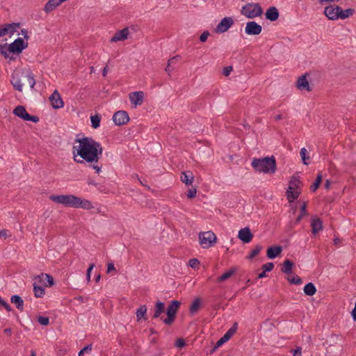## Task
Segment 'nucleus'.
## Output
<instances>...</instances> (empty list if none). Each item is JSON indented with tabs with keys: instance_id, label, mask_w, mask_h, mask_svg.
I'll use <instances>...</instances> for the list:
<instances>
[{
	"instance_id": "nucleus-60",
	"label": "nucleus",
	"mask_w": 356,
	"mask_h": 356,
	"mask_svg": "<svg viewBox=\"0 0 356 356\" xmlns=\"http://www.w3.org/2000/svg\"><path fill=\"white\" fill-rule=\"evenodd\" d=\"M265 277H266V271L264 270L262 273H261L258 275L257 279H261V278H263Z\"/></svg>"
},
{
	"instance_id": "nucleus-36",
	"label": "nucleus",
	"mask_w": 356,
	"mask_h": 356,
	"mask_svg": "<svg viewBox=\"0 0 356 356\" xmlns=\"http://www.w3.org/2000/svg\"><path fill=\"white\" fill-rule=\"evenodd\" d=\"M323 176L321 173H318L315 181L314 184L311 186L310 189L312 192H315L320 186V184L322 181Z\"/></svg>"
},
{
	"instance_id": "nucleus-50",
	"label": "nucleus",
	"mask_w": 356,
	"mask_h": 356,
	"mask_svg": "<svg viewBox=\"0 0 356 356\" xmlns=\"http://www.w3.org/2000/svg\"><path fill=\"white\" fill-rule=\"evenodd\" d=\"M300 213L305 216L308 215V213L307 211V204L306 202H303L300 207Z\"/></svg>"
},
{
	"instance_id": "nucleus-34",
	"label": "nucleus",
	"mask_w": 356,
	"mask_h": 356,
	"mask_svg": "<svg viewBox=\"0 0 356 356\" xmlns=\"http://www.w3.org/2000/svg\"><path fill=\"white\" fill-rule=\"evenodd\" d=\"M146 313H147L146 306L145 305H141L136 311L137 321H140L142 318L144 320H147Z\"/></svg>"
},
{
	"instance_id": "nucleus-2",
	"label": "nucleus",
	"mask_w": 356,
	"mask_h": 356,
	"mask_svg": "<svg viewBox=\"0 0 356 356\" xmlns=\"http://www.w3.org/2000/svg\"><path fill=\"white\" fill-rule=\"evenodd\" d=\"M49 199L57 204H63L67 207L84 209H91L93 208L90 201L81 199L74 195H52Z\"/></svg>"
},
{
	"instance_id": "nucleus-42",
	"label": "nucleus",
	"mask_w": 356,
	"mask_h": 356,
	"mask_svg": "<svg viewBox=\"0 0 356 356\" xmlns=\"http://www.w3.org/2000/svg\"><path fill=\"white\" fill-rule=\"evenodd\" d=\"M8 46L7 44H0V53L4 56L5 58H8Z\"/></svg>"
},
{
	"instance_id": "nucleus-38",
	"label": "nucleus",
	"mask_w": 356,
	"mask_h": 356,
	"mask_svg": "<svg viewBox=\"0 0 356 356\" xmlns=\"http://www.w3.org/2000/svg\"><path fill=\"white\" fill-rule=\"evenodd\" d=\"M34 295L36 298H41L44 294V289L40 286H38L35 283L33 284Z\"/></svg>"
},
{
	"instance_id": "nucleus-58",
	"label": "nucleus",
	"mask_w": 356,
	"mask_h": 356,
	"mask_svg": "<svg viewBox=\"0 0 356 356\" xmlns=\"http://www.w3.org/2000/svg\"><path fill=\"white\" fill-rule=\"evenodd\" d=\"M94 267H95V264H90L89 265V267H88V270H87V273L86 274H90V275L91 274V271L92 270Z\"/></svg>"
},
{
	"instance_id": "nucleus-63",
	"label": "nucleus",
	"mask_w": 356,
	"mask_h": 356,
	"mask_svg": "<svg viewBox=\"0 0 356 356\" xmlns=\"http://www.w3.org/2000/svg\"><path fill=\"white\" fill-rule=\"evenodd\" d=\"M340 241H341L340 239L339 238H337V237H335L334 238V244L335 245H338L340 243Z\"/></svg>"
},
{
	"instance_id": "nucleus-26",
	"label": "nucleus",
	"mask_w": 356,
	"mask_h": 356,
	"mask_svg": "<svg viewBox=\"0 0 356 356\" xmlns=\"http://www.w3.org/2000/svg\"><path fill=\"white\" fill-rule=\"evenodd\" d=\"M311 226L312 234H316L323 229V222L319 218H313Z\"/></svg>"
},
{
	"instance_id": "nucleus-23",
	"label": "nucleus",
	"mask_w": 356,
	"mask_h": 356,
	"mask_svg": "<svg viewBox=\"0 0 356 356\" xmlns=\"http://www.w3.org/2000/svg\"><path fill=\"white\" fill-rule=\"evenodd\" d=\"M37 279L40 282H42L45 286H51L54 284V278L49 274H41L38 275Z\"/></svg>"
},
{
	"instance_id": "nucleus-47",
	"label": "nucleus",
	"mask_w": 356,
	"mask_h": 356,
	"mask_svg": "<svg viewBox=\"0 0 356 356\" xmlns=\"http://www.w3.org/2000/svg\"><path fill=\"white\" fill-rule=\"evenodd\" d=\"M209 35V32L208 31H204L200 36V40L202 42H204L207 41L208 36Z\"/></svg>"
},
{
	"instance_id": "nucleus-6",
	"label": "nucleus",
	"mask_w": 356,
	"mask_h": 356,
	"mask_svg": "<svg viewBox=\"0 0 356 356\" xmlns=\"http://www.w3.org/2000/svg\"><path fill=\"white\" fill-rule=\"evenodd\" d=\"M242 15L249 19H253L262 15L263 10L259 3H248L242 7Z\"/></svg>"
},
{
	"instance_id": "nucleus-14",
	"label": "nucleus",
	"mask_w": 356,
	"mask_h": 356,
	"mask_svg": "<svg viewBox=\"0 0 356 356\" xmlns=\"http://www.w3.org/2000/svg\"><path fill=\"white\" fill-rule=\"evenodd\" d=\"M339 10L340 6L332 5L325 8L324 13L330 19L335 20L339 19Z\"/></svg>"
},
{
	"instance_id": "nucleus-8",
	"label": "nucleus",
	"mask_w": 356,
	"mask_h": 356,
	"mask_svg": "<svg viewBox=\"0 0 356 356\" xmlns=\"http://www.w3.org/2000/svg\"><path fill=\"white\" fill-rule=\"evenodd\" d=\"M199 240L203 248H208L216 243V236L211 231L201 232L199 234Z\"/></svg>"
},
{
	"instance_id": "nucleus-24",
	"label": "nucleus",
	"mask_w": 356,
	"mask_h": 356,
	"mask_svg": "<svg viewBox=\"0 0 356 356\" xmlns=\"http://www.w3.org/2000/svg\"><path fill=\"white\" fill-rule=\"evenodd\" d=\"M181 181L187 186L192 185L194 181V176L191 171H185L181 172L180 177Z\"/></svg>"
},
{
	"instance_id": "nucleus-25",
	"label": "nucleus",
	"mask_w": 356,
	"mask_h": 356,
	"mask_svg": "<svg viewBox=\"0 0 356 356\" xmlns=\"http://www.w3.org/2000/svg\"><path fill=\"white\" fill-rule=\"evenodd\" d=\"M63 2L60 0H49L44 6V10L46 13H50L55 10Z\"/></svg>"
},
{
	"instance_id": "nucleus-29",
	"label": "nucleus",
	"mask_w": 356,
	"mask_h": 356,
	"mask_svg": "<svg viewBox=\"0 0 356 356\" xmlns=\"http://www.w3.org/2000/svg\"><path fill=\"white\" fill-rule=\"evenodd\" d=\"M19 26V23L5 24L1 26V29H6L7 30L6 35H13L16 31V29Z\"/></svg>"
},
{
	"instance_id": "nucleus-28",
	"label": "nucleus",
	"mask_w": 356,
	"mask_h": 356,
	"mask_svg": "<svg viewBox=\"0 0 356 356\" xmlns=\"http://www.w3.org/2000/svg\"><path fill=\"white\" fill-rule=\"evenodd\" d=\"M165 312V305L161 301H157L155 305L154 314L152 318L160 317L161 314Z\"/></svg>"
},
{
	"instance_id": "nucleus-9",
	"label": "nucleus",
	"mask_w": 356,
	"mask_h": 356,
	"mask_svg": "<svg viewBox=\"0 0 356 356\" xmlns=\"http://www.w3.org/2000/svg\"><path fill=\"white\" fill-rule=\"evenodd\" d=\"M13 114L25 121H31L37 123L40 120L38 116L29 115L23 106H16L13 111Z\"/></svg>"
},
{
	"instance_id": "nucleus-31",
	"label": "nucleus",
	"mask_w": 356,
	"mask_h": 356,
	"mask_svg": "<svg viewBox=\"0 0 356 356\" xmlns=\"http://www.w3.org/2000/svg\"><path fill=\"white\" fill-rule=\"evenodd\" d=\"M236 271V269L235 268H232L225 273H223L222 275L219 276L217 278L218 282H222L229 278H230Z\"/></svg>"
},
{
	"instance_id": "nucleus-22",
	"label": "nucleus",
	"mask_w": 356,
	"mask_h": 356,
	"mask_svg": "<svg viewBox=\"0 0 356 356\" xmlns=\"http://www.w3.org/2000/svg\"><path fill=\"white\" fill-rule=\"evenodd\" d=\"M282 251V248L280 245L270 246L267 249V257L268 259H273L277 257Z\"/></svg>"
},
{
	"instance_id": "nucleus-16",
	"label": "nucleus",
	"mask_w": 356,
	"mask_h": 356,
	"mask_svg": "<svg viewBox=\"0 0 356 356\" xmlns=\"http://www.w3.org/2000/svg\"><path fill=\"white\" fill-rule=\"evenodd\" d=\"M129 97L131 104H134V107L141 105L144 100V92L143 91H137L129 93Z\"/></svg>"
},
{
	"instance_id": "nucleus-11",
	"label": "nucleus",
	"mask_w": 356,
	"mask_h": 356,
	"mask_svg": "<svg viewBox=\"0 0 356 356\" xmlns=\"http://www.w3.org/2000/svg\"><path fill=\"white\" fill-rule=\"evenodd\" d=\"M113 120L116 125L120 126L127 124L129 121V117L126 111H118L114 113Z\"/></svg>"
},
{
	"instance_id": "nucleus-13",
	"label": "nucleus",
	"mask_w": 356,
	"mask_h": 356,
	"mask_svg": "<svg viewBox=\"0 0 356 356\" xmlns=\"http://www.w3.org/2000/svg\"><path fill=\"white\" fill-rule=\"evenodd\" d=\"M234 24V20L232 17H224L216 28V33L226 32Z\"/></svg>"
},
{
	"instance_id": "nucleus-57",
	"label": "nucleus",
	"mask_w": 356,
	"mask_h": 356,
	"mask_svg": "<svg viewBox=\"0 0 356 356\" xmlns=\"http://www.w3.org/2000/svg\"><path fill=\"white\" fill-rule=\"evenodd\" d=\"M304 216H305L304 215H302V214L300 213V214L298 215V216L296 218V221H295V223H296V224L299 223V222L302 220V218H303Z\"/></svg>"
},
{
	"instance_id": "nucleus-59",
	"label": "nucleus",
	"mask_w": 356,
	"mask_h": 356,
	"mask_svg": "<svg viewBox=\"0 0 356 356\" xmlns=\"http://www.w3.org/2000/svg\"><path fill=\"white\" fill-rule=\"evenodd\" d=\"M331 181L329 179H327L324 184V186L327 190H329L330 188Z\"/></svg>"
},
{
	"instance_id": "nucleus-32",
	"label": "nucleus",
	"mask_w": 356,
	"mask_h": 356,
	"mask_svg": "<svg viewBox=\"0 0 356 356\" xmlns=\"http://www.w3.org/2000/svg\"><path fill=\"white\" fill-rule=\"evenodd\" d=\"M303 291L305 295L312 296L316 293V288L313 283L309 282L304 286Z\"/></svg>"
},
{
	"instance_id": "nucleus-7",
	"label": "nucleus",
	"mask_w": 356,
	"mask_h": 356,
	"mask_svg": "<svg viewBox=\"0 0 356 356\" xmlns=\"http://www.w3.org/2000/svg\"><path fill=\"white\" fill-rule=\"evenodd\" d=\"M180 302L178 300H172L168 306L166 314L167 318L161 319L168 325H170L175 320L177 313L179 309Z\"/></svg>"
},
{
	"instance_id": "nucleus-48",
	"label": "nucleus",
	"mask_w": 356,
	"mask_h": 356,
	"mask_svg": "<svg viewBox=\"0 0 356 356\" xmlns=\"http://www.w3.org/2000/svg\"><path fill=\"white\" fill-rule=\"evenodd\" d=\"M233 70V67L232 66H227V67H225L223 68V74L225 76H228L231 72Z\"/></svg>"
},
{
	"instance_id": "nucleus-39",
	"label": "nucleus",
	"mask_w": 356,
	"mask_h": 356,
	"mask_svg": "<svg viewBox=\"0 0 356 356\" xmlns=\"http://www.w3.org/2000/svg\"><path fill=\"white\" fill-rule=\"evenodd\" d=\"M262 250V246L260 245H256L255 248L253 249L250 254L247 257V258L250 260H252L254 257H256L260 251Z\"/></svg>"
},
{
	"instance_id": "nucleus-54",
	"label": "nucleus",
	"mask_w": 356,
	"mask_h": 356,
	"mask_svg": "<svg viewBox=\"0 0 356 356\" xmlns=\"http://www.w3.org/2000/svg\"><path fill=\"white\" fill-rule=\"evenodd\" d=\"M111 271H115V268L113 263H108L107 264V273H109Z\"/></svg>"
},
{
	"instance_id": "nucleus-4",
	"label": "nucleus",
	"mask_w": 356,
	"mask_h": 356,
	"mask_svg": "<svg viewBox=\"0 0 356 356\" xmlns=\"http://www.w3.org/2000/svg\"><path fill=\"white\" fill-rule=\"evenodd\" d=\"M252 168L258 172L275 174L277 170L276 159L274 156L264 158H254L252 160Z\"/></svg>"
},
{
	"instance_id": "nucleus-43",
	"label": "nucleus",
	"mask_w": 356,
	"mask_h": 356,
	"mask_svg": "<svg viewBox=\"0 0 356 356\" xmlns=\"http://www.w3.org/2000/svg\"><path fill=\"white\" fill-rule=\"evenodd\" d=\"M196 193H197V189L195 187L193 186L191 188L188 190L186 195H187L188 198L192 199L196 196Z\"/></svg>"
},
{
	"instance_id": "nucleus-44",
	"label": "nucleus",
	"mask_w": 356,
	"mask_h": 356,
	"mask_svg": "<svg viewBox=\"0 0 356 356\" xmlns=\"http://www.w3.org/2000/svg\"><path fill=\"white\" fill-rule=\"evenodd\" d=\"M38 321L42 325H47L49 323V318L44 316H38Z\"/></svg>"
},
{
	"instance_id": "nucleus-56",
	"label": "nucleus",
	"mask_w": 356,
	"mask_h": 356,
	"mask_svg": "<svg viewBox=\"0 0 356 356\" xmlns=\"http://www.w3.org/2000/svg\"><path fill=\"white\" fill-rule=\"evenodd\" d=\"M21 32H22V35L24 36V38L27 40L29 38L27 31L26 29H23L21 30Z\"/></svg>"
},
{
	"instance_id": "nucleus-53",
	"label": "nucleus",
	"mask_w": 356,
	"mask_h": 356,
	"mask_svg": "<svg viewBox=\"0 0 356 356\" xmlns=\"http://www.w3.org/2000/svg\"><path fill=\"white\" fill-rule=\"evenodd\" d=\"M8 231L7 229L0 230V238H6L8 236H10V235L8 234Z\"/></svg>"
},
{
	"instance_id": "nucleus-52",
	"label": "nucleus",
	"mask_w": 356,
	"mask_h": 356,
	"mask_svg": "<svg viewBox=\"0 0 356 356\" xmlns=\"http://www.w3.org/2000/svg\"><path fill=\"white\" fill-rule=\"evenodd\" d=\"M92 350V345L90 344V345H88L86 346V347H84L82 350H80L79 353V356H81L82 354H83L85 352H89V351H91Z\"/></svg>"
},
{
	"instance_id": "nucleus-62",
	"label": "nucleus",
	"mask_w": 356,
	"mask_h": 356,
	"mask_svg": "<svg viewBox=\"0 0 356 356\" xmlns=\"http://www.w3.org/2000/svg\"><path fill=\"white\" fill-rule=\"evenodd\" d=\"M4 332H5V334H6L7 335L10 336V335H11V334H12V330H11L10 328H6V329L4 330Z\"/></svg>"
},
{
	"instance_id": "nucleus-3",
	"label": "nucleus",
	"mask_w": 356,
	"mask_h": 356,
	"mask_svg": "<svg viewBox=\"0 0 356 356\" xmlns=\"http://www.w3.org/2000/svg\"><path fill=\"white\" fill-rule=\"evenodd\" d=\"M10 82L13 88L20 92L22 91L23 84L31 88H33L35 84L33 74L30 70L15 71L11 75Z\"/></svg>"
},
{
	"instance_id": "nucleus-15",
	"label": "nucleus",
	"mask_w": 356,
	"mask_h": 356,
	"mask_svg": "<svg viewBox=\"0 0 356 356\" xmlns=\"http://www.w3.org/2000/svg\"><path fill=\"white\" fill-rule=\"evenodd\" d=\"M49 99L54 108L58 109L63 107V101L57 90H54Z\"/></svg>"
},
{
	"instance_id": "nucleus-61",
	"label": "nucleus",
	"mask_w": 356,
	"mask_h": 356,
	"mask_svg": "<svg viewBox=\"0 0 356 356\" xmlns=\"http://www.w3.org/2000/svg\"><path fill=\"white\" fill-rule=\"evenodd\" d=\"M107 72H108V65H106L104 69H103V72H102V75L103 76H106V74H107Z\"/></svg>"
},
{
	"instance_id": "nucleus-46",
	"label": "nucleus",
	"mask_w": 356,
	"mask_h": 356,
	"mask_svg": "<svg viewBox=\"0 0 356 356\" xmlns=\"http://www.w3.org/2000/svg\"><path fill=\"white\" fill-rule=\"evenodd\" d=\"M188 265L193 268H196L200 265V261L197 259H191L188 261Z\"/></svg>"
},
{
	"instance_id": "nucleus-40",
	"label": "nucleus",
	"mask_w": 356,
	"mask_h": 356,
	"mask_svg": "<svg viewBox=\"0 0 356 356\" xmlns=\"http://www.w3.org/2000/svg\"><path fill=\"white\" fill-rule=\"evenodd\" d=\"M300 156H301V159L302 160V162L305 165H308L309 164V156H307V149L303 147L300 149Z\"/></svg>"
},
{
	"instance_id": "nucleus-35",
	"label": "nucleus",
	"mask_w": 356,
	"mask_h": 356,
	"mask_svg": "<svg viewBox=\"0 0 356 356\" xmlns=\"http://www.w3.org/2000/svg\"><path fill=\"white\" fill-rule=\"evenodd\" d=\"M339 14V19H346L349 17L350 16L353 15L354 13V9L348 8L346 10H342V8L340 7Z\"/></svg>"
},
{
	"instance_id": "nucleus-21",
	"label": "nucleus",
	"mask_w": 356,
	"mask_h": 356,
	"mask_svg": "<svg viewBox=\"0 0 356 356\" xmlns=\"http://www.w3.org/2000/svg\"><path fill=\"white\" fill-rule=\"evenodd\" d=\"M266 18L270 21L274 22L279 17V11L275 6L270 7L265 13Z\"/></svg>"
},
{
	"instance_id": "nucleus-30",
	"label": "nucleus",
	"mask_w": 356,
	"mask_h": 356,
	"mask_svg": "<svg viewBox=\"0 0 356 356\" xmlns=\"http://www.w3.org/2000/svg\"><path fill=\"white\" fill-rule=\"evenodd\" d=\"M10 302L16 305V307L19 311H22L24 309V300L18 295L12 296L10 298Z\"/></svg>"
},
{
	"instance_id": "nucleus-17",
	"label": "nucleus",
	"mask_w": 356,
	"mask_h": 356,
	"mask_svg": "<svg viewBox=\"0 0 356 356\" xmlns=\"http://www.w3.org/2000/svg\"><path fill=\"white\" fill-rule=\"evenodd\" d=\"M238 238L243 243H248L252 240L253 234L249 227H244L239 230Z\"/></svg>"
},
{
	"instance_id": "nucleus-37",
	"label": "nucleus",
	"mask_w": 356,
	"mask_h": 356,
	"mask_svg": "<svg viewBox=\"0 0 356 356\" xmlns=\"http://www.w3.org/2000/svg\"><path fill=\"white\" fill-rule=\"evenodd\" d=\"M92 127L94 129H97L100 126L101 116L98 114L92 115L90 117Z\"/></svg>"
},
{
	"instance_id": "nucleus-18",
	"label": "nucleus",
	"mask_w": 356,
	"mask_h": 356,
	"mask_svg": "<svg viewBox=\"0 0 356 356\" xmlns=\"http://www.w3.org/2000/svg\"><path fill=\"white\" fill-rule=\"evenodd\" d=\"M237 330V323H235L232 327H230L227 332L224 334L222 337H221L216 343V346L219 347L222 346L224 343L227 341L236 332Z\"/></svg>"
},
{
	"instance_id": "nucleus-19",
	"label": "nucleus",
	"mask_w": 356,
	"mask_h": 356,
	"mask_svg": "<svg viewBox=\"0 0 356 356\" xmlns=\"http://www.w3.org/2000/svg\"><path fill=\"white\" fill-rule=\"evenodd\" d=\"M307 73L304 75L300 76L297 81H296V87L298 89L302 90H307V92H310L312 90V88L309 86V81L307 79Z\"/></svg>"
},
{
	"instance_id": "nucleus-51",
	"label": "nucleus",
	"mask_w": 356,
	"mask_h": 356,
	"mask_svg": "<svg viewBox=\"0 0 356 356\" xmlns=\"http://www.w3.org/2000/svg\"><path fill=\"white\" fill-rule=\"evenodd\" d=\"M176 346L177 348H183L186 345V343L184 341V340L183 339H178L177 341H176V343H175Z\"/></svg>"
},
{
	"instance_id": "nucleus-55",
	"label": "nucleus",
	"mask_w": 356,
	"mask_h": 356,
	"mask_svg": "<svg viewBox=\"0 0 356 356\" xmlns=\"http://www.w3.org/2000/svg\"><path fill=\"white\" fill-rule=\"evenodd\" d=\"M302 354V348L301 347H297L294 350H293V356H300Z\"/></svg>"
},
{
	"instance_id": "nucleus-41",
	"label": "nucleus",
	"mask_w": 356,
	"mask_h": 356,
	"mask_svg": "<svg viewBox=\"0 0 356 356\" xmlns=\"http://www.w3.org/2000/svg\"><path fill=\"white\" fill-rule=\"evenodd\" d=\"M287 280L290 284H300L302 282V278L298 275H296L295 277H288Z\"/></svg>"
},
{
	"instance_id": "nucleus-12",
	"label": "nucleus",
	"mask_w": 356,
	"mask_h": 356,
	"mask_svg": "<svg viewBox=\"0 0 356 356\" xmlns=\"http://www.w3.org/2000/svg\"><path fill=\"white\" fill-rule=\"evenodd\" d=\"M261 31H262L261 26L254 21L248 22L246 24V26L245 28V33L248 35H259L261 33Z\"/></svg>"
},
{
	"instance_id": "nucleus-64",
	"label": "nucleus",
	"mask_w": 356,
	"mask_h": 356,
	"mask_svg": "<svg viewBox=\"0 0 356 356\" xmlns=\"http://www.w3.org/2000/svg\"><path fill=\"white\" fill-rule=\"evenodd\" d=\"M170 65H167L166 67L165 68V71L170 74V72H171V70L170 68Z\"/></svg>"
},
{
	"instance_id": "nucleus-49",
	"label": "nucleus",
	"mask_w": 356,
	"mask_h": 356,
	"mask_svg": "<svg viewBox=\"0 0 356 356\" xmlns=\"http://www.w3.org/2000/svg\"><path fill=\"white\" fill-rule=\"evenodd\" d=\"M181 56L179 55H177L171 58H170L168 61V65H171L174 63H175L177 61H178L180 59Z\"/></svg>"
},
{
	"instance_id": "nucleus-27",
	"label": "nucleus",
	"mask_w": 356,
	"mask_h": 356,
	"mask_svg": "<svg viewBox=\"0 0 356 356\" xmlns=\"http://www.w3.org/2000/svg\"><path fill=\"white\" fill-rule=\"evenodd\" d=\"M293 266L294 263L291 260L286 259L282 265L281 271L287 275L291 274Z\"/></svg>"
},
{
	"instance_id": "nucleus-20",
	"label": "nucleus",
	"mask_w": 356,
	"mask_h": 356,
	"mask_svg": "<svg viewBox=\"0 0 356 356\" xmlns=\"http://www.w3.org/2000/svg\"><path fill=\"white\" fill-rule=\"evenodd\" d=\"M129 34V30L128 27H125L120 31H117L115 35L111 38V42H116L118 41H123L127 39Z\"/></svg>"
},
{
	"instance_id": "nucleus-10",
	"label": "nucleus",
	"mask_w": 356,
	"mask_h": 356,
	"mask_svg": "<svg viewBox=\"0 0 356 356\" xmlns=\"http://www.w3.org/2000/svg\"><path fill=\"white\" fill-rule=\"evenodd\" d=\"M27 47L28 42H25L22 38H19L8 45V52L19 54Z\"/></svg>"
},
{
	"instance_id": "nucleus-45",
	"label": "nucleus",
	"mask_w": 356,
	"mask_h": 356,
	"mask_svg": "<svg viewBox=\"0 0 356 356\" xmlns=\"http://www.w3.org/2000/svg\"><path fill=\"white\" fill-rule=\"evenodd\" d=\"M274 268V264L272 262H268L262 266V269L266 272H269Z\"/></svg>"
},
{
	"instance_id": "nucleus-33",
	"label": "nucleus",
	"mask_w": 356,
	"mask_h": 356,
	"mask_svg": "<svg viewBox=\"0 0 356 356\" xmlns=\"http://www.w3.org/2000/svg\"><path fill=\"white\" fill-rule=\"evenodd\" d=\"M201 302H202V300H201L200 298H196L193 301V302L191 303V305L190 306V309H189V312L191 314H195L199 310V309L200 307Z\"/></svg>"
},
{
	"instance_id": "nucleus-5",
	"label": "nucleus",
	"mask_w": 356,
	"mask_h": 356,
	"mask_svg": "<svg viewBox=\"0 0 356 356\" xmlns=\"http://www.w3.org/2000/svg\"><path fill=\"white\" fill-rule=\"evenodd\" d=\"M302 184L301 181L298 177L292 176L290 181L288 189L286 192V198L289 202L291 203L297 200L300 195V192L297 191Z\"/></svg>"
},
{
	"instance_id": "nucleus-1",
	"label": "nucleus",
	"mask_w": 356,
	"mask_h": 356,
	"mask_svg": "<svg viewBox=\"0 0 356 356\" xmlns=\"http://www.w3.org/2000/svg\"><path fill=\"white\" fill-rule=\"evenodd\" d=\"M74 142L79 145L72 147L74 161L77 163H84L85 161L90 163V166L99 173L102 166L97 163L103 152L101 144L90 137L76 138Z\"/></svg>"
}]
</instances>
